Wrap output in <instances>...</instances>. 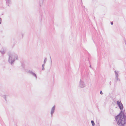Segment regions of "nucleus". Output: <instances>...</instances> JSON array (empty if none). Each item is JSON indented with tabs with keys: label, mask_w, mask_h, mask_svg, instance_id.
Segmentation results:
<instances>
[{
	"label": "nucleus",
	"mask_w": 126,
	"mask_h": 126,
	"mask_svg": "<svg viewBox=\"0 0 126 126\" xmlns=\"http://www.w3.org/2000/svg\"><path fill=\"white\" fill-rule=\"evenodd\" d=\"M90 67L91 68H92V67L91 66V65H90Z\"/></svg>",
	"instance_id": "obj_21"
},
{
	"label": "nucleus",
	"mask_w": 126,
	"mask_h": 126,
	"mask_svg": "<svg viewBox=\"0 0 126 126\" xmlns=\"http://www.w3.org/2000/svg\"><path fill=\"white\" fill-rule=\"evenodd\" d=\"M21 66H22L23 68H24V66L22 64H21Z\"/></svg>",
	"instance_id": "obj_17"
},
{
	"label": "nucleus",
	"mask_w": 126,
	"mask_h": 126,
	"mask_svg": "<svg viewBox=\"0 0 126 126\" xmlns=\"http://www.w3.org/2000/svg\"><path fill=\"white\" fill-rule=\"evenodd\" d=\"M100 94L102 95L103 94V93L102 92V91H101L100 92Z\"/></svg>",
	"instance_id": "obj_15"
},
{
	"label": "nucleus",
	"mask_w": 126,
	"mask_h": 126,
	"mask_svg": "<svg viewBox=\"0 0 126 126\" xmlns=\"http://www.w3.org/2000/svg\"><path fill=\"white\" fill-rule=\"evenodd\" d=\"M110 24H113V23L112 22H110Z\"/></svg>",
	"instance_id": "obj_20"
},
{
	"label": "nucleus",
	"mask_w": 126,
	"mask_h": 126,
	"mask_svg": "<svg viewBox=\"0 0 126 126\" xmlns=\"http://www.w3.org/2000/svg\"><path fill=\"white\" fill-rule=\"evenodd\" d=\"M1 19L0 17V24H1Z\"/></svg>",
	"instance_id": "obj_16"
},
{
	"label": "nucleus",
	"mask_w": 126,
	"mask_h": 126,
	"mask_svg": "<svg viewBox=\"0 0 126 126\" xmlns=\"http://www.w3.org/2000/svg\"><path fill=\"white\" fill-rule=\"evenodd\" d=\"M47 61V58H45V59H44V64H45L46 61Z\"/></svg>",
	"instance_id": "obj_11"
},
{
	"label": "nucleus",
	"mask_w": 126,
	"mask_h": 126,
	"mask_svg": "<svg viewBox=\"0 0 126 126\" xmlns=\"http://www.w3.org/2000/svg\"><path fill=\"white\" fill-rule=\"evenodd\" d=\"M50 57V60H51V64L52 62V61H51V57Z\"/></svg>",
	"instance_id": "obj_18"
},
{
	"label": "nucleus",
	"mask_w": 126,
	"mask_h": 126,
	"mask_svg": "<svg viewBox=\"0 0 126 126\" xmlns=\"http://www.w3.org/2000/svg\"><path fill=\"white\" fill-rule=\"evenodd\" d=\"M109 84H110V85H111V81H110L109 82Z\"/></svg>",
	"instance_id": "obj_19"
},
{
	"label": "nucleus",
	"mask_w": 126,
	"mask_h": 126,
	"mask_svg": "<svg viewBox=\"0 0 126 126\" xmlns=\"http://www.w3.org/2000/svg\"><path fill=\"white\" fill-rule=\"evenodd\" d=\"M117 104L121 111L119 114L115 116V119L119 126H124L126 123V113L125 110L123 111L124 106L121 101H117Z\"/></svg>",
	"instance_id": "obj_1"
},
{
	"label": "nucleus",
	"mask_w": 126,
	"mask_h": 126,
	"mask_svg": "<svg viewBox=\"0 0 126 126\" xmlns=\"http://www.w3.org/2000/svg\"><path fill=\"white\" fill-rule=\"evenodd\" d=\"M86 86L83 81L81 79L80 80L79 85V87L81 88H83L85 87Z\"/></svg>",
	"instance_id": "obj_3"
},
{
	"label": "nucleus",
	"mask_w": 126,
	"mask_h": 126,
	"mask_svg": "<svg viewBox=\"0 0 126 126\" xmlns=\"http://www.w3.org/2000/svg\"><path fill=\"white\" fill-rule=\"evenodd\" d=\"M91 123L93 126H94L95 125V123L94 121H91Z\"/></svg>",
	"instance_id": "obj_10"
},
{
	"label": "nucleus",
	"mask_w": 126,
	"mask_h": 126,
	"mask_svg": "<svg viewBox=\"0 0 126 126\" xmlns=\"http://www.w3.org/2000/svg\"><path fill=\"white\" fill-rule=\"evenodd\" d=\"M8 55L9 56L8 62L11 65H13L15 60L18 59V56L17 54L10 52L8 53Z\"/></svg>",
	"instance_id": "obj_2"
},
{
	"label": "nucleus",
	"mask_w": 126,
	"mask_h": 126,
	"mask_svg": "<svg viewBox=\"0 0 126 126\" xmlns=\"http://www.w3.org/2000/svg\"><path fill=\"white\" fill-rule=\"evenodd\" d=\"M115 81L116 82L117 81H120V80L118 78L119 75L117 73V72L116 71H115Z\"/></svg>",
	"instance_id": "obj_4"
},
{
	"label": "nucleus",
	"mask_w": 126,
	"mask_h": 126,
	"mask_svg": "<svg viewBox=\"0 0 126 126\" xmlns=\"http://www.w3.org/2000/svg\"><path fill=\"white\" fill-rule=\"evenodd\" d=\"M0 52L2 54H4L5 53V51L4 48H2V49L0 51Z\"/></svg>",
	"instance_id": "obj_7"
},
{
	"label": "nucleus",
	"mask_w": 126,
	"mask_h": 126,
	"mask_svg": "<svg viewBox=\"0 0 126 126\" xmlns=\"http://www.w3.org/2000/svg\"><path fill=\"white\" fill-rule=\"evenodd\" d=\"M43 0H39V5L40 6H42L43 3Z\"/></svg>",
	"instance_id": "obj_8"
},
{
	"label": "nucleus",
	"mask_w": 126,
	"mask_h": 126,
	"mask_svg": "<svg viewBox=\"0 0 126 126\" xmlns=\"http://www.w3.org/2000/svg\"><path fill=\"white\" fill-rule=\"evenodd\" d=\"M45 66V64H43L42 65V70H45L44 66Z\"/></svg>",
	"instance_id": "obj_9"
},
{
	"label": "nucleus",
	"mask_w": 126,
	"mask_h": 126,
	"mask_svg": "<svg viewBox=\"0 0 126 126\" xmlns=\"http://www.w3.org/2000/svg\"><path fill=\"white\" fill-rule=\"evenodd\" d=\"M23 35H24V34H23V33H21V36H22V38L23 37Z\"/></svg>",
	"instance_id": "obj_13"
},
{
	"label": "nucleus",
	"mask_w": 126,
	"mask_h": 126,
	"mask_svg": "<svg viewBox=\"0 0 126 126\" xmlns=\"http://www.w3.org/2000/svg\"><path fill=\"white\" fill-rule=\"evenodd\" d=\"M55 109V106H54L52 108L50 112V114H51V117H52L53 114L54 112Z\"/></svg>",
	"instance_id": "obj_6"
},
{
	"label": "nucleus",
	"mask_w": 126,
	"mask_h": 126,
	"mask_svg": "<svg viewBox=\"0 0 126 126\" xmlns=\"http://www.w3.org/2000/svg\"><path fill=\"white\" fill-rule=\"evenodd\" d=\"M7 2L9 3H11V1L10 0H7Z\"/></svg>",
	"instance_id": "obj_12"
},
{
	"label": "nucleus",
	"mask_w": 126,
	"mask_h": 126,
	"mask_svg": "<svg viewBox=\"0 0 126 126\" xmlns=\"http://www.w3.org/2000/svg\"><path fill=\"white\" fill-rule=\"evenodd\" d=\"M28 72L32 75L33 76L35 77L36 79L37 78V76L36 74L30 70L28 71Z\"/></svg>",
	"instance_id": "obj_5"
},
{
	"label": "nucleus",
	"mask_w": 126,
	"mask_h": 126,
	"mask_svg": "<svg viewBox=\"0 0 126 126\" xmlns=\"http://www.w3.org/2000/svg\"><path fill=\"white\" fill-rule=\"evenodd\" d=\"M4 99L6 101V97L5 96H4Z\"/></svg>",
	"instance_id": "obj_14"
}]
</instances>
